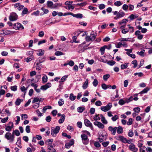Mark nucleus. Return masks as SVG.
I'll return each mask as SVG.
<instances>
[{
  "mask_svg": "<svg viewBox=\"0 0 152 152\" xmlns=\"http://www.w3.org/2000/svg\"><path fill=\"white\" fill-rule=\"evenodd\" d=\"M3 33H2L3 34H4L5 35H9L10 34H14L15 31H10L8 30H5L4 31H3Z\"/></svg>",
  "mask_w": 152,
  "mask_h": 152,
  "instance_id": "dca6fc26",
  "label": "nucleus"
},
{
  "mask_svg": "<svg viewBox=\"0 0 152 152\" xmlns=\"http://www.w3.org/2000/svg\"><path fill=\"white\" fill-rule=\"evenodd\" d=\"M88 79H86L84 83L83 84L82 86L83 88L84 89H86L87 88L88 86Z\"/></svg>",
  "mask_w": 152,
  "mask_h": 152,
  "instance_id": "aec40b11",
  "label": "nucleus"
},
{
  "mask_svg": "<svg viewBox=\"0 0 152 152\" xmlns=\"http://www.w3.org/2000/svg\"><path fill=\"white\" fill-rule=\"evenodd\" d=\"M105 48L104 46H103L100 49V51L101 53V54L102 55H103L104 54L105 50Z\"/></svg>",
  "mask_w": 152,
  "mask_h": 152,
  "instance_id": "49530a36",
  "label": "nucleus"
},
{
  "mask_svg": "<svg viewBox=\"0 0 152 152\" xmlns=\"http://www.w3.org/2000/svg\"><path fill=\"white\" fill-rule=\"evenodd\" d=\"M149 90V88L148 87H146L144 88L142 91H141L139 94H142L145 93H147L148 91Z\"/></svg>",
  "mask_w": 152,
  "mask_h": 152,
  "instance_id": "c85d7f7f",
  "label": "nucleus"
},
{
  "mask_svg": "<svg viewBox=\"0 0 152 152\" xmlns=\"http://www.w3.org/2000/svg\"><path fill=\"white\" fill-rule=\"evenodd\" d=\"M76 98V96H74V94L72 93H71L69 96V99L71 101L74 100Z\"/></svg>",
  "mask_w": 152,
  "mask_h": 152,
  "instance_id": "f704fd0d",
  "label": "nucleus"
},
{
  "mask_svg": "<svg viewBox=\"0 0 152 152\" xmlns=\"http://www.w3.org/2000/svg\"><path fill=\"white\" fill-rule=\"evenodd\" d=\"M28 12V10L26 8H24L22 11V15H24L26 14Z\"/></svg>",
  "mask_w": 152,
  "mask_h": 152,
  "instance_id": "72a5a7b5",
  "label": "nucleus"
},
{
  "mask_svg": "<svg viewBox=\"0 0 152 152\" xmlns=\"http://www.w3.org/2000/svg\"><path fill=\"white\" fill-rule=\"evenodd\" d=\"M18 18V15L14 12L11 13L9 17V19L11 21H15Z\"/></svg>",
  "mask_w": 152,
  "mask_h": 152,
  "instance_id": "7ed1b4c3",
  "label": "nucleus"
},
{
  "mask_svg": "<svg viewBox=\"0 0 152 152\" xmlns=\"http://www.w3.org/2000/svg\"><path fill=\"white\" fill-rule=\"evenodd\" d=\"M67 77V76H64V77H62V78L61 79V81H59V83H62L63 82H64L66 80V78Z\"/></svg>",
  "mask_w": 152,
  "mask_h": 152,
  "instance_id": "c9c22d12",
  "label": "nucleus"
},
{
  "mask_svg": "<svg viewBox=\"0 0 152 152\" xmlns=\"http://www.w3.org/2000/svg\"><path fill=\"white\" fill-rule=\"evenodd\" d=\"M125 15V12H124L122 10H120L119 11L118 14H117L116 17L114 18V19L115 20H117L123 17Z\"/></svg>",
  "mask_w": 152,
  "mask_h": 152,
  "instance_id": "423d86ee",
  "label": "nucleus"
},
{
  "mask_svg": "<svg viewBox=\"0 0 152 152\" xmlns=\"http://www.w3.org/2000/svg\"><path fill=\"white\" fill-rule=\"evenodd\" d=\"M87 4L86 2H85L81 3H78L76 4V5L78 6L81 7H83L85 6Z\"/></svg>",
  "mask_w": 152,
  "mask_h": 152,
  "instance_id": "603ef678",
  "label": "nucleus"
},
{
  "mask_svg": "<svg viewBox=\"0 0 152 152\" xmlns=\"http://www.w3.org/2000/svg\"><path fill=\"white\" fill-rule=\"evenodd\" d=\"M91 39L93 41L96 38V33L94 31H92L91 33Z\"/></svg>",
  "mask_w": 152,
  "mask_h": 152,
  "instance_id": "b1692460",
  "label": "nucleus"
},
{
  "mask_svg": "<svg viewBox=\"0 0 152 152\" xmlns=\"http://www.w3.org/2000/svg\"><path fill=\"white\" fill-rule=\"evenodd\" d=\"M48 81V77L46 75H44L42 77L43 83H46Z\"/></svg>",
  "mask_w": 152,
  "mask_h": 152,
  "instance_id": "e433bc0d",
  "label": "nucleus"
},
{
  "mask_svg": "<svg viewBox=\"0 0 152 152\" xmlns=\"http://www.w3.org/2000/svg\"><path fill=\"white\" fill-rule=\"evenodd\" d=\"M65 118V115L64 114L62 115L60 119L58 120V123L59 124H62L63 123L64 121Z\"/></svg>",
  "mask_w": 152,
  "mask_h": 152,
  "instance_id": "5701e85b",
  "label": "nucleus"
},
{
  "mask_svg": "<svg viewBox=\"0 0 152 152\" xmlns=\"http://www.w3.org/2000/svg\"><path fill=\"white\" fill-rule=\"evenodd\" d=\"M129 149L133 152H137L138 151V148L136 147L135 145L133 143H131L129 145Z\"/></svg>",
  "mask_w": 152,
  "mask_h": 152,
  "instance_id": "9b49d317",
  "label": "nucleus"
},
{
  "mask_svg": "<svg viewBox=\"0 0 152 152\" xmlns=\"http://www.w3.org/2000/svg\"><path fill=\"white\" fill-rule=\"evenodd\" d=\"M110 77V75L109 74H106L104 75L103 76V79L105 81L107 80V79Z\"/></svg>",
  "mask_w": 152,
  "mask_h": 152,
  "instance_id": "3c124183",
  "label": "nucleus"
},
{
  "mask_svg": "<svg viewBox=\"0 0 152 152\" xmlns=\"http://www.w3.org/2000/svg\"><path fill=\"white\" fill-rule=\"evenodd\" d=\"M134 133L133 131L131 129L129 130L128 133V136L129 137H132Z\"/></svg>",
  "mask_w": 152,
  "mask_h": 152,
  "instance_id": "de8ad7c7",
  "label": "nucleus"
},
{
  "mask_svg": "<svg viewBox=\"0 0 152 152\" xmlns=\"http://www.w3.org/2000/svg\"><path fill=\"white\" fill-rule=\"evenodd\" d=\"M122 3L120 1H115L114 3V5L116 6L119 7L122 5Z\"/></svg>",
  "mask_w": 152,
  "mask_h": 152,
  "instance_id": "7c9ffc66",
  "label": "nucleus"
},
{
  "mask_svg": "<svg viewBox=\"0 0 152 152\" xmlns=\"http://www.w3.org/2000/svg\"><path fill=\"white\" fill-rule=\"evenodd\" d=\"M117 140L120 141L125 143H129L127 142V139L122 136L119 135L117 137Z\"/></svg>",
  "mask_w": 152,
  "mask_h": 152,
  "instance_id": "f8f14e48",
  "label": "nucleus"
},
{
  "mask_svg": "<svg viewBox=\"0 0 152 152\" xmlns=\"http://www.w3.org/2000/svg\"><path fill=\"white\" fill-rule=\"evenodd\" d=\"M83 142L85 145L87 144L89 142V139L87 136L85 134H82L81 135Z\"/></svg>",
  "mask_w": 152,
  "mask_h": 152,
  "instance_id": "20e7f679",
  "label": "nucleus"
},
{
  "mask_svg": "<svg viewBox=\"0 0 152 152\" xmlns=\"http://www.w3.org/2000/svg\"><path fill=\"white\" fill-rule=\"evenodd\" d=\"M128 6L126 4H124L122 6V9L126 11H127L128 10Z\"/></svg>",
  "mask_w": 152,
  "mask_h": 152,
  "instance_id": "c03bdc74",
  "label": "nucleus"
},
{
  "mask_svg": "<svg viewBox=\"0 0 152 152\" xmlns=\"http://www.w3.org/2000/svg\"><path fill=\"white\" fill-rule=\"evenodd\" d=\"M55 54L57 56H61L64 55V53L63 52L59 51H56Z\"/></svg>",
  "mask_w": 152,
  "mask_h": 152,
  "instance_id": "5fc2aeb1",
  "label": "nucleus"
},
{
  "mask_svg": "<svg viewBox=\"0 0 152 152\" xmlns=\"http://www.w3.org/2000/svg\"><path fill=\"white\" fill-rule=\"evenodd\" d=\"M131 38H121V39H119V40L121 41L122 42L124 41H130V39Z\"/></svg>",
  "mask_w": 152,
  "mask_h": 152,
  "instance_id": "a19ab883",
  "label": "nucleus"
},
{
  "mask_svg": "<svg viewBox=\"0 0 152 152\" xmlns=\"http://www.w3.org/2000/svg\"><path fill=\"white\" fill-rule=\"evenodd\" d=\"M117 132L118 134L122 133L123 131V129L121 126H118L117 127Z\"/></svg>",
  "mask_w": 152,
  "mask_h": 152,
  "instance_id": "a878e982",
  "label": "nucleus"
},
{
  "mask_svg": "<svg viewBox=\"0 0 152 152\" xmlns=\"http://www.w3.org/2000/svg\"><path fill=\"white\" fill-rule=\"evenodd\" d=\"M28 118V116L27 114H22L21 115V119L23 120Z\"/></svg>",
  "mask_w": 152,
  "mask_h": 152,
  "instance_id": "0e129e2a",
  "label": "nucleus"
},
{
  "mask_svg": "<svg viewBox=\"0 0 152 152\" xmlns=\"http://www.w3.org/2000/svg\"><path fill=\"white\" fill-rule=\"evenodd\" d=\"M68 65H69L71 66H72L75 64L74 62L72 60H70V61H67Z\"/></svg>",
  "mask_w": 152,
  "mask_h": 152,
  "instance_id": "09e8293b",
  "label": "nucleus"
},
{
  "mask_svg": "<svg viewBox=\"0 0 152 152\" xmlns=\"http://www.w3.org/2000/svg\"><path fill=\"white\" fill-rule=\"evenodd\" d=\"M99 141L100 142H102L104 140H105L107 139V136L106 135L103 134H101L99 135V137L98 138Z\"/></svg>",
  "mask_w": 152,
  "mask_h": 152,
  "instance_id": "ddd939ff",
  "label": "nucleus"
},
{
  "mask_svg": "<svg viewBox=\"0 0 152 152\" xmlns=\"http://www.w3.org/2000/svg\"><path fill=\"white\" fill-rule=\"evenodd\" d=\"M94 124L99 128L103 129L104 127V125L100 122L95 121L94 123Z\"/></svg>",
  "mask_w": 152,
  "mask_h": 152,
  "instance_id": "4468645a",
  "label": "nucleus"
},
{
  "mask_svg": "<svg viewBox=\"0 0 152 152\" xmlns=\"http://www.w3.org/2000/svg\"><path fill=\"white\" fill-rule=\"evenodd\" d=\"M125 103L126 102L122 99H120L118 102V104L121 105H124Z\"/></svg>",
  "mask_w": 152,
  "mask_h": 152,
  "instance_id": "052dcab7",
  "label": "nucleus"
},
{
  "mask_svg": "<svg viewBox=\"0 0 152 152\" xmlns=\"http://www.w3.org/2000/svg\"><path fill=\"white\" fill-rule=\"evenodd\" d=\"M37 51L38 53H37V55L39 56H43L44 53L45 51L42 49H39Z\"/></svg>",
  "mask_w": 152,
  "mask_h": 152,
  "instance_id": "6ab92c4d",
  "label": "nucleus"
},
{
  "mask_svg": "<svg viewBox=\"0 0 152 152\" xmlns=\"http://www.w3.org/2000/svg\"><path fill=\"white\" fill-rule=\"evenodd\" d=\"M44 35V32L43 31H41L39 33L38 36L40 37H42Z\"/></svg>",
  "mask_w": 152,
  "mask_h": 152,
  "instance_id": "13d9d810",
  "label": "nucleus"
},
{
  "mask_svg": "<svg viewBox=\"0 0 152 152\" xmlns=\"http://www.w3.org/2000/svg\"><path fill=\"white\" fill-rule=\"evenodd\" d=\"M84 123L86 126L90 128L92 130H93L94 128L92 124L88 119H85Z\"/></svg>",
  "mask_w": 152,
  "mask_h": 152,
  "instance_id": "0eeeda50",
  "label": "nucleus"
},
{
  "mask_svg": "<svg viewBox=\"0 0 152 152\" xmlns=\"http://www.w3.org/2000/svg\"><path fill=\"white\" fill-rule=\"evenodd\" d=\"M133 110L136 113H139L140 110V109L139 107H136L134 108Z\"/></svg>",
  "mask_w": 152,
  "mask_h": 152,
  "instance_id": "680f3d73",
  "label": "nucleus"
},
{
  "mask_svg": "<svg viewBox=\"0 0 152 152\" xmlns=\"http://www.w3.org/2000/svg\"><path fill=\"white\" fill-rule=\"evenodd\" d=\"M47 4L48 7L52 9L53 6V3L52 1H48L47 2Z\"/></svg>",
  "mask_w": 152,
  "mask_h": 152,
  "instance_id": "2f4dec72",
  "label": "nucleus"
},
{
  "mask_svg": "<svg viewBox=\"0 0 152 152\" xmlns=\"http://www.w3.org/2000/svg\"><path fill=\"white\" fill-rule=\"evenodd\" d=\"M74 143V141L73 140H71L69 142L66 143L65 147L66 148H69Z\"/></svg>",
  "mask_w": 152,
  "mask_h": 152,
  "instance_id": "f3484780",
  "label": "nucleus"
},
{
  "mask_svg": "<svg viewBox=\"0 0 152 152\" xmlns=\"http://www.w3.org/2000/svg\"><path fill=\"white\" fill-rule=\"evenodd\" d=\"M132 64L134 65L133 67L134 68H136L137 65V61L136 60H134L132 62Z\"/></svg>",
  "mask_w": 152,
  "mask_h": 152,
  "instance_id": "8fccbe9b",
  "label": "nucleus"
},
{
  "mask_svg": "<svg viewBox=\"0 0 152 152\" xmlns=\"http://www.w3.org/2000/svg\"><path fill=\"white\" fill-rule=\"evenodd\" d=\"M108 129L111 132L112 134L115 135L117 129V127H113L112 126H110L108 128Z\"/></svg>",
  "mask_w": 152,
  "mask_h": 152,
  "instance_id": "9d476101",
  "label": "nucleus"
},
{
  "mask_svg": "<svg viewBox=\"0 0 152 152\" xmlns=\"http://www.w3.org/2000/svg\"><path fill=\"white\" fill-rule=\"evenodd\" d=\"M22 101V99H17L15 102V104L16 105L18 106L19 105Z\"/></svg>",
  "mask_w": 152,
  "mask_h": 152,
  "instance_id": "ea45409f",
  "label": "nucleus"
},
{
  "mask_svg": "<svg viewBox=\"0 0 152 152\" xmlns=\"http://www.w3.org/2000/svg\"><path fill=\"white\" fill-rule=\"evenodd\" d=\"M64 103V102L63 99H59L58 102V104L59 106H61Z\"/></svg>",
  "mask_w": 152,
  "mask_h": 152,
  "instance_id": "37998d69",
  "label": "nucleus"
},
{
  "mask_svg": "<svg viewBox=\"0 0 152 152\" xmlns=\"http://www.w3.org/2000/svg\"><path fill=\"white\" fill-rule=\"evenodd\" d=\"M57 113V111L56 110H53L51 113L53 115V116H55Z\"/></svg>",
  "mask_w": 152,
  "mask_h": 152,
  "instance_id": "338daca9",
  "label": "nucleus"
},
{
  "mask_svg": "<svg viewBox=\"0 0 152 152\" xmlns=\"http://www.w3.org/2000/svg\"><path fill=\"white\" fill-rule=\"evenodd\" d=\"M98 83V81L96 79H94V81L93 82V85L95 87L96 86Z\"/></svg>",
  "mask_w": 152,
  "mask_h": 152,
  "instance_id": "a18cd8bd",
  "label": "nucleus"
},
{
  "mask_svg": "<svg viewBox=\"0 0 152 152\" xmlns=\"http://www.w3.org/2000/svg\"><path fill=\"white\" fill-rule=\"evenodd\" d=\"M51 134L53 137H56L57 134L59 132L60 129L59 126H57L55 128L53 127H52L51 128Z\"/></svg>",
  "mask_w": 152,
  "mask_h": 152,
  "instance_id": "f03ea898",
  "label": "nucleus"
},
{
  "mask_svg": "<svg viewBox=\"0 0 152 152\" xmlns=\"http://www.w3.org/2000/svg\"><path fill=\"white\" fill-rule=\"evenodd\" d=\"M34 66L36 67L37 70H40L42 68V65L41 63H38L37 61L34 64Z\"/></svg>",
  "mask_w": 152,
  "mask_h": 152,
  "instance_id": "2eb2a0df",
  "label": "nucleus"
},
{
  "mask_svg": "<svg viewBox=\"0 0 152 152\" xmlns=\"http://www.w3.org/2000/svg\"><path fill=\"white\" fill-rule=\"evenodd\" d=\"M8 125L6 126L5 130L8 132H10L13 127V123L12 122H10L8 124Z\"/></svg>",
  "mask_w": 152,
  "mask_h": 152,
  "instance_id": "6e6552de",
  "label": "nucleus"
},
{
  "mask_svg": "<svg viewBox=\"0 0 152 152\" xmlns=\"http://www.w3.org/2000/svg\"><path fill=\"white\" fill-rule=\"evenodd\" d=\"M112 107V104L109 103L106 106H102L101 107V110L104 112H107L110 110Z\"/></svg>",
  "mask_w": 152,
  "mask_h": 152,
  "instance_id": "39448f33",
  "label": "nucleus"
},
{
  "mask_svg": "<svg viewBox=\"0 0 152 152\" xmlns=\"http://www.w3.org/2000/svg\"><path fill=\"white\" fill-rule=\"evenodd\" d=\"M28 87L26 88L25 87H24L23 86H22L20 87V90L22 92H23L24 93V97L26 93V91L27 90Z\"/></svg>",
  "mask_w": 152,
  "mask_h": 152,
  "instance_id": "bb28decb",
  "label": "nucleus"
},
{
  "mask_svg": "<svg viewBox=\"0 0 152 152\" xmlns=\"http://www.w3.org/2000/svg\"><path fill=\"white\" fill-rule=\"evenodd\" d=\"M140 152H148L147 151L146 148L144 146L142 148H140L139 149Z\"/></svg>",
  "mask_w": 152,
  "mask_h": 152,
  "instance_id": "58836bf2",
  "label": "nucleus"
},
{
  "mask_svg": "<svg viewBox=\"0 0 152 152\" xmlns=\"http://www.w3.org/2000/svg\"><path fill=\"white\" fill-rule=\"evenodd\" d=\"M4 137L9 141V142L12 143L15 140V136H14L12 133L7 132L5 134Z\"/></svg>",
  "mask_w": 152,
  "mask_h": 152,
  "instance_id": "f257e3e1",
  "label": "nucleus"
},
{
  "mask_svg": "<svg viewBox=\"0 0 152 152\" xmlns=\"http://www.w3.org/2000/svg\"><path fill=\"white\" fill-rule=\"evenodd\" d=\"M129 64V63H126L123 64H121V68L122 69H126L128 67V65Z\"/></svg>",
  "mask_w": 152,
  "mask_h": 152,
  "instance_id": "c756f323",
  "label": "nucleus"
},
{
  "mask_svg": "<svg viewBox=\"0 0 152 152\" xmlns=\"http://www.w3.org/2000/svg\"><path fill=\"white\" fill-rule=\"evenodd\" d=\"M41 99L39 98H34L33 100L32 101V103H34L36 102H37L39 101L40 102Z\"/></svg>",
  "mask_w": 152,
  "mask_h": 152,
  "instance_id": "79ce46f5",
  "label": "nucleus"
},
{
  "mask_svg": "<svg viewBox=\"0 0 152 152\" xmlns=\"http://www.w3.org/2000/svg\"><path fill=\"white\" fill-rule=\"evenodd\" d=\"M17 87L16 86H11L10 87V89L12 91H17Z\"/></svg>",
  "mask_w": 152,
  "mask_h": 152,
  "instance_id": "bf43d9fd",
  "label": "nucleus"
},
{
  "mask_svg": "<svg viewBox=\"0 0 152 152\" xmlns=\"http://www.w3.org/2000/svg\"><path fill=\"white\" fill-rule=\"evenodd\" d=\"M137 15L136 14H131L128 17V18H130L131 20H133L138 17Z\"/></svg>",
  "mask_w": 152,
  "mask_h": 152,
  "instance_id": "a211bd4d",
  "label": "nucleus"
},
{
  "mask_svg": "<svg viewBox=\"0 0 152 152\" xmlns=\"http://www.w3.org/2000/svg\"><path fill=\"white\" fill-rule=\"evenodd\" d=\"M13 28L16 30H19L20 29H23L24 27L21 24L19 23H15L14 24Z\"/></svg>",
  "mask_w": 152,
  "mask_h": 152,
  "instance_id": "1a4fd4ad",
  "label": "nucleus"
},
{
  "mask_svg": "<svg viewBox=\"0 0 152 152\" xmlns=\"http://www.w3.org/2000/svg\"><path fill=\"white\" fill-rule=\"evenodd\" d=\"M53 141V139H52L47 140L45 141V143L46 144L49 145L51 144Z\"/></svg>",
  "mask_w": 152,
  "mask_h": 152,
  "instance_id": "cd10ccee",
  "label": "nucleus"
},
{
  "mask_svg": "<svg viewBox=\"0 0 152 152\" xmlns=\"http://www.w3.org/2000/svg\"><path fill=\"white\" fill-rule=\"evenodd\" d=\"M145 50L143 49L142 51L140 52H137V53L140 55L141 56H143V54L145 53Z\"/></svg>",
  "mask_w": 152,
  "mask_h": 152,
  "instance_id": "4d7b16f0",
  "label": "nucleus"
},
{
  "mask_svg": "<svg viewBox=\"0 0 152 152\" xmlns=\"http://www.w3.org/2000/svg\"><path fill=\"white\" fill-rule=\"evenodd\" d=\"M132 124V118H130L129 119V121L127 122V124L128 125H130Z\"/></svg>",
  "mask_w": 152,
  "mask_h": 152,
  "instance_id": "774afa93",
  "label": "nucleus"
},
{
  "mask_svg": "<svg viewBox=\"0 0 152 152\" xmlns=\"http://www.w3.org/2000/svg\"><path fill=\"white\" fill-rule=\"evenodd\" d=\"M85 109L84 107H79L77 108V111L80 113H82Z\"/></svg>",
  "mask_w": 152,
  "mask_h": 152,
  "instance_id": "473e14b6",
  "label": "nucleus"
},
{
  "mask_svg": "<svg viewBox=\"0 0 152 152\" xmlns=\"http://www.w3.org/2000/svg\"><path fill=\"white\" fill-rule=\"evenodd\" d=\"M16 144L19 148H22L21 145V138L20 137H19L18 138Z\"/></svg>",
  "mask_w": 152,
  "mask_h": 152,
  "instance_id": "4be33fe9",
  "label": "nucleus"
},
{
  "mask_svg": "<svg viewBox=\"0 0 152 152\" xmlns=\"http://www.w3.org/2000/svg\"><path fill=\"white\" fill-rule=\"evenodd\" d=\"M128 21V20L126 19H123L121 21L119 22L118 23L120 25H121L123 24H126V23Z\"/></svg>",
  "mask_w": 152,
  "mask_h": 152,
  "instance_id": "4c0bfd02",
  "label": "nucleus"
},
{
  "mask_svg": "<svg viewBox=\"0 0 152 152\" xmlns=\"http://www.w3.org/2000/svg\"><path fill=\"white\" fill-rule=\"evenodd\" d=\"M12 134L14 135V136L15 135L17 136H19L20 134L19 130L18 129L14 130L12 132Z\"/></svg>",
  "mask_w": 152,
  "mask_h": 152,
  "instance_id": "393cba45",
  "label": "nucleus"
},
{
  "mask_svg": "<svg viewBox=\"0 0 152 152\" xmlns=\"http://www.w3.org/2000/svg\"><path fill=\"white\" fill-rule=\"evenodd\" d=\"M118 119V117L117 115H115L114 116L111 118V119L113 121H115Z\"/></svg>",
  "mask_w": 152,
  "mask_h": 152,
  "instance_id": "6e6d98bb",
  "label": "nucleus"
},
{
  "mask_svg": "<svg viewBox=\"0 0 152 152\" xmlns=\"http://www.w3.org/2000/svg\"><path fill=\"white\" fill-rule=\"evenodd\" d=\"M105 5L104 4H102L99 5V8L100 10H102L105 8Z\"/></svg>",
  "mask_w": 152,
  "mask_h": 152,
  "instance_id": "69168bd1",
  "label": "nucleus"
},
{
  "mask_svg": "<svg viewBox=\"0 0 152 152\" xmlns=\"http://www.w3.org/2000/svg\"><path fill=\"white\" fill-rule=\"evenodd\" d=\"M38 61H37V62L39 63H41L45 61V59L44 58H41V57H39V58L38 59Z\"/></svg>",
  "mask_w": 152,
  "mask_h": 152,
  "instance_id": "864d4df0",
  "label": "nucleus"
},
{
  "mask_svg": "<svg viewBox=\"0 0 152 152\" xmlns=\"http://www.w3.org/2000/svg\"><path fill=\"white\" fill-rule=\"evenodd\" d=\"M105 62L108 64L110 66H113L115 64V61H108L107 60H106Z\"/></svg>",
  "mask_w": 152,
  "mask_h": 152,
  "instance_id": "412c9836",
  "label": "nucleus"
},
{
  "mask_svg": "<svg viewBox=\"0 0 152 152\" xmlns=\"http://www.w3.org/2000/svg\"><path fill=\"white\" fill-rule=\"evenodd\" d=\"M17 119L15 120L16 125H18L19 124L20 121V116H17L16 117Z\"/></svg>",
  "mask_w": 152,
  "mask_h": 152,
  "instance_id": "e2e57ef3",
  "label": "nucleus"
}]
</instances>
